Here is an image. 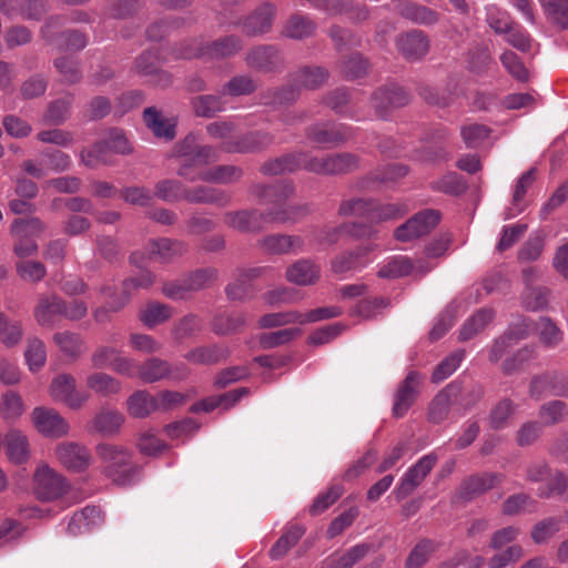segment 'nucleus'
<instances>
[{
    "instance_id": "obj_12",
    "label": "nucleus",
    "mask_w": 568,
    "mask_h": 568,
    "mask_svg": "<svg viewBox=\"0 0 568 568\" xmlns=\"http://www.w3.org/2000/svg\"><path fill=\"white\" fill-rule=\"evenodd\" d=\"M460 395L462 384L459 382L446 385L432 399L427 410L428 420L433 424L444 422L448 417L452 406L457 405Z\"/></svg>"
},
{
    "instance_id": "obj_41",
    "label": "nucleus",
    "mask_w": 568,
    "mask_h": 568,
    "mask_svg": "<svg viewBox=\"0 0 568 568\" xmlns=\"http://www.w3.org/2000/svg\"><path fill=\"white\" fill-rule=\"evenodd\" d=\"M143 119L146 126L158 138L172 140L175 135V123L162 116L153 106L146 108L143 112Z\"/></svg>"
},
{
    "instance_id": "obj_24",
    "label": "nucleus",
    "mask_w": 568,
    "mask_h": 568,
    "mask_svg": "<svg viewBox=\"0 0 568 568\" xmlns=\"http://www.w3.org/2000/svg\"><path fill=\"white\" fill-rule=\"evenodd\" d=\"M396 47L408 60H417L429 50V39L422 31H412L396 39Z\"/></svg>"
},
{
    "instance_id": "obj_13",
    "label": "nucleus",
    "mask_w": 568,
    "mask_h": 568,
    "mask_svg": "<svg viewBox=\"0 0 568 568\" xmlns=\"http://www.w3.org/2000/svg\"><path fill=\"white\" fill-rule=\"evenodd\" d=\"M55 456L63 467L75 473L87 470L92 462L90 450L75 442H63L57 445Z\"/></svg>"
},
{
    "instance_id": "obj_22",
    "label": "nucleus",
    "mask_w": 568,
    "mask_h": 568,
    "mask_svg": "<svg viewBox=\"0 0 568 568\" xmlns=\"http://www.w3.org/2000/svg\"><path fill=\"white\" fill-rule=\"evenodd\" d=\"M303 245L302 237L287 234H271L264 236L260 242V246L265 253L274 255L296 254L303 250Z\"/></svg>"
},
{
    "instance_id": "obj_51",
    "label": "nucleus",
    "mask_w": 568,
    "mask_h": 568,
    "mask_svg": "<svg viewBox=\"0 0 568 568\" xmlns=\"http://www.w3.org/2000/svg\"><path fill=\"white\" fill-rule=\"evenodd\" d=\"M516 405L509 398L499 400L490 410L488 420L493 429H503L507 426L509 418L515 414Z\"/></svg>"
},
{
    "instance_id": "obj_38",
    "label": "nucleus",
    "mask_w": 568,
    "mask_h": 568,
    "mask_svg": "<svg viewBox=\"0 0 568 568\" xmlns=\"http://www.w3.org/2000/svg\"><path fill=\"white\" fill-rule=\"evenodd\" d=\"M248 394V388L241 387L216 397H209L192 406V412H212L216 407L223 406L225 409L234 406L243 396Z\"/></svg>"
},
{
    "instance_id": "obj_34",
    "label": "nucleus",
    "mask_w": 568,
    "mask_h": 568,
    "mask_svg": "<svg viewBox=\"0 0 568 568\" xmlns=\"http://www.w3.org/2000/svg\"><path fill=\"white\" fill-rule=\"evenodd\" d=\"M251 192L262 203H281L293 195L294 185L287 181L273 185L256 184L252 187Z\"/></svg>"
},
{
    "instance_id": "obj_10",
    "label": "nucleus",
    "mask_w": 568,
    "mask_h": 568,
    "mask_svg": "<svg viewBox=\"0 0 568 568\" xmlns=\"http://www.w3.org/2000/svg\"><path fill=\"white\" fill-rule=\"evenodd\" d=\"M36 429L45 437L60 438L67 436L70 425L55 409L36 407L31 413Z\"/></svg>"
},
{
    "instance_id": "obj_63",
    "label": "nucleus",
    "mask_w": 568,
    "mask_h": 568,
    "mask_svg": "<svg viewBox=\"0 0 568 568\" xmlns=\"http://www.w3.org/2000/svg\"><path fill=\"white\" fill-rule=\"evenodd\" d=\"M435 551V542L429 539L420 540L409 552L405 567L422 568Z\"/></svg>"
},
{
    "instance_id": "obj_16",
    "label": "nucleus",
    "mask_w": 568,
    "mask_h": 568,
    "mask_svg": "<svg viewBox=\"0 0 568 568\" xmlns=\"http://www.w3.org/2000/svg\"><path fill=\"white\" fill-rule=\"evenodd\" d=\"M162 60L155 51L146 50L140 54L134 62V71L150 78V81L158 85H169L171 75L161 69Z\"/></svg>"
},
{
    "instance_id": "obj_20",
    "label": "nucleus",
    "mask_w": 568,
    "mask_h": 568,
    "mask_svg": "<svg viewBox=\"0 0 568 568\" xmlns=\"http://www.w3.org/2000/svg\"><path fill=\"white\" fill-rule=\"evenodd\" d=\"M306 136L317 145L338 144L351 136V129L345 124L321 123L310 126Z\"/></svg>"
},
{
    "instance_id": "obj_25",
    "label": "nucleus",
    "mask_w": 568,
    "mask_h": 568,
    "mask_svg": "<svg viewBox=\"0 0 568 568\" xmlns=\"http://www.w3.org/2000/svg\"><path fill=\"white\" fill-rule=\"evenodd\" d=\"M273 136L266 132H252L239 138L235 141H226L222 148L224 151L233 153H247L263 150L273 143Z\"/></svg>"
},
{
    "instance_id": "obj_29",
    "label": "nucleus",
    "mask_w": 568,
    "mask_h": 568,
    "mask_svg": "<svg viewBox=\"0 0 568 568\" xmlns=\"http://www.w3.org/2000/svg\"><path fill=\"white\" fill-rule=\"evenodd\" d=\"M524 281L527 288L523 296V305L529 311L542 310L548 304V291L544 287H532L531 282L538 277V271L534 267H528L523 271Z\"/></svg>"
},
{
    "instance_id": "obj_32",
    "label": "nucleus",
    "mask_w": 568,
    "mask_h": 568,
    "mask_svg": "<svg viewBox=\"0 0 568 568\" xmlns=\"http://www.w3.org/2000/svg\"><path fill=\"white\" fill-rule=\"evenodd\" d=\"M245 61L250 68L261 71H273L281 64L278 51L271 45H263L247 52Z\"/></svg>"
},
{
    "instance_id": "obj_45",
    "label": "nucleus",
    "mask_w": 568,
    "mask_h": 568,
    "mask_svg": "<svg viewBox=\"0 0 568 568\" xmlns=\"http://www.w3.org/2000/svg\"><path fill=\"white\" fill-rule=\"evenodd\" d=\"M128 412L136 418H144L156 410L155 396L146 390L134 392L126 400Z\"/></svg>"
},
{
    "instance_id": "obj_26",
    "label": "nucleus",
    "mask_w": 568,
    "mask_h": 568,
    "mask_svg": "<svg viewBox=\"0 0 568 568\" xmlns=\"http://www.w3.org/2000/svg\"><path fill=\"white\" fill-rule=\"evenodd\" d=\"M62 298L58 295H42L38 298V303L33 311L37 323L42 327H53L61 312Z\"/></svg>"
},
{
    "instance_id": "obj_28",
    "label": "nucleus",
    "mask_w": 568,
    "mask_h": 568,
    "mask_svg": "<svg viewBox=\"0 0 568 568\" xmlns=\"http://www.w3.org/2000/svg\"><path fill=\"white\" fill-rule=\"evenodd\" d=\"M499 474H478L463 480L459 487V495L464 499H473L501 483Z\"/></svg>"
},
{
    "instance_id": "obj_59",
    "label": "nucleus",
    "mask_w": 568,
    "mask_h": 568,
    "mask_svg": "<svg viewBox=\"0 0 568 568\" xmlns=\"http://www.w3.org/2000/svg\"><path fill=\"white\" fill-rule=\"evenodd\" d=\"M72 97L65 95L54 100L48 106L43 119L50 124H62L70 115Z\"/></svg>"
},
{
    "instance_id": "obj_42",
    "label": "nucleus",
    "mask_w": 568,
    "mask_h": 568,
    "mask_svg": "<svg viewBox=\"0 0 568 568\" xmlns=\"http://www.w3.org/2000/svg\"><path fill=\"white\" fill-rule=\"evenodd\" d=\"M262 273V268L255 267L243 271L236 280L229 284L225 288L226 295L230 300L242 301L253 294L251 281Z\"/></svg>"
},
{
    "instance_id": "obj_58",
    "label": "nucleus",
    "mask_w": 568,
    "mask_h": 568,
    "mask_svg": "<svg viewBox=\"0 0 568 568\" xmlns=\"http://www.w3.org/2000/svg\"><path fill=\"white\" fill-rule=\"evenodd\" d=\"M372 213H375V202L367 199H353L345 201L339 206V214L365 217L372 224Z\"/></svg>"
},
{
    "instance_id": "obj_53",
    "label": "nucleus",
    "mask_w": 568,
    "mask_h": 568,
    "mask_svg": "<svg viewBox=\"0 0 568 568\" xmlns=\"http://www.w3.org/2000/svg\"><path fill=\"white\" fill-rule=\"evenodd\" d=\"M0 336L4 346L18 345L23 336L22 324L18 321H10L4 313H0Z\"/></svg>"
},
{
    "instance_id": "obj_57",
    "label": "nucleus",
    "mask_w": 568,
    "mask_h": 568,
    "mask_svg": "<svg viewBox=\"0 0 568 568\" xmlns=\"http://www.w3.org/2000/svg\"><path fill=\"white\" fill-rule=\"evenodd\" d=\"M311 212L307 204L288 205L284 209L268 211V220L271 223L296 222L306 216Z\"/></svg>"
},
{
    "instance_id": "obj_62",
    "label": "nucleus",
    "mask_w": 568,
    "mask_h": 568,
    "mask_svg": "<svg viewBox=\"0 0 568 568\" xmlns=\"http://www.w3.org/2000/svg\"><path fill=\"white\" fill-rule=\"evenodd\" d=\"M369 550V546L361 544L352 547L346 554L339 557L327 559L328 568H352L357 561L364 558Z\"/></svg>"
},
{
    "instance_id": "obj_64",
    "label": "nucleus",
    "mask_w": 568,
    "mask_h": 568,
    "mask_svg": "<svg viewBox=\"0 0 568 568\" xmlns=\"http://www.w3.org/2000/svg\"><path fill=\"white\" fill-rule=\"evenodd\" d=\"M568 416V406L561 400H551L544 404L539 410V417L545 425L561 423Z\"/></svg>"
},
{
    "instance_id": "obj_37",
    "label": "nucleus",
    "mask_w": 568,
    "mask_h": 568,
    "mask_svg": "<svg viewBox=\"0 0 568 568\" xmlns=\"http://www.w3.org/2000/svg\"><path fill=\"white\" fill-rule=\"evenodd\" d=\"M557 374H545L534 377L529 388L530 396L535 399H540L546 395H568V386L566 387L557 385Z\"/></svg>"
},
{
    "instance_id": "obj_40",
    "label": "nucleus",
    "mask_w": 568,
    "mask_h": 568,
    "mask_svg": "<svg viewBox=\"0 0 568 568\" xmlns=\"http://www.w3.org/2000/svg\"><path fill=\"white\" fill-rule=\"evenodd\" d=\"M536 179V169L531 168L520 175L515 185L511 205L505 212V220L513 219L524 211V196Z\"/></svg>"
},
{
    "instance_id": "obj_4",
    "label": "nucleus",
    "mask_w": 568,
    "mask_h": 568,
    "mask_svg": "<svg viewBox=\"0 0 568 568\" xmlns=\"http://www.w3.org/2000/svg\"><path fill=\"white\" fill-rule=\"evenodd\" d=\"M359 159L353 153H337L323 158L312 156L304 164V170L321 175L345 174L358 168Z\"/></svg>"
},
{
    "instance_id": "obj_8",
    "label": "nucleus",
    "mask_w": 568,
    "mask_h": 568,
    "mask_svg": "<svg viewBox=\"0 0 568 568\" xmlns=\"http://www.w3.org/2000/svg\"><path fill=\"white\" fill-rule=\"evenodd\" d=\"M437 456L434 453L424 455L416 464L412 465L400 478L394 494L398 500L409 496L417 487L422 485L427 475L437 463Z\"/></svg>"
},
{
    "instance_id": "obj_3",
    "label": "nucleus",
    "mask_w": 568,
    "mask_h": 568,
    "mask_svg": "<svg viewBox=\"0 0 568 568\" xmlns=\"http://www.w3.org/2000/svg\"><path fill=\"white\" fill-rule=\"evenodd\" d=\"M242 49V41L236 36H226L206 45H200L196 40L183 44L176 52V58L192 59L207 57L210 59H224L236 54Z\"/></svg>"
},
{
    "instance_id": "obj_30",
    "label": "nucleus",
    "mask_w": 568,
    "mask_h": 568,
    "mask_svg": "<svg viewBox=\"0 0 568 568\" xmlns=\"http://www.w3.org/2000/svg\"><path fill=\"white\" fill-rule=\"evenodd\" d=\"M307 160V153H291L265 162L262 165L261 171L266 175L291 173L296 170L304 169V164Z\"/></svg>"
},
{
    "instance_id": "obj_6",
    "label": "nucleus",
    "mask_w": 568,
    "mask_h": 568,
    "mask_svg": "<svg viewBox=\"0 0 568 568\" xmlns=\"http://www.w3.org/2000/svg\"><path fill=\"white\" fill-rule=\"evenodd\" d=\"M154 274L149 271L142 272L138 277L125 280L123 282L124 296L118 301L110 300L108 301L106 306L97 308L93 312L94 320L99 323L106 322L109 320V312H116L121 310L129 300V294L132 290L148 288L154 283ZM101 292L102 294H105L109 298L112 297V291L110 287H103Z\"/></svg>"
},
{
    "instance_id": "obj_33",
    "label": "nucleus",
    "mask_w": 568,
    "mask_h": 568,
    "mask_svg": "<svg viewBox=\"0 0 568 568\" xmlns=\"http://www.w3.org/2000/svg\"><path fill=\"white\" fill-rule=\"evenodd\" d=\"M4 446L8 459L16 465L26 463L30 457L28 438L20 430H10L6 435Z\"/></svg>"
},
{
    "instance_id": "obj_55",
    "label": "nucleus",
    "mask_w": 568,
    "mask_h": 568,
    "mask_svg": "<svg viewBox=\"0 0 568 568\" xmlns=\"http://www.w3.org/2000/svg\"><path fill=\"white\" fill-rule=\"evenodd\" d=\"M171 316V307L162 303H151L140 312V320L148 327H154L168 321Z\"/></svg>"
},
{
    "instance_id": "obj_61",
    "label": "nucleus",
    "mask_w": 568,
    "mask_h": 568,
    "mask_svg": "<svg viewBox=\"0 0 568 568\" xmlns=\"http://www.w3.org/2000/svg\"><path fill=\"white\" fill-rule=\"evenodd\" d=\"M192 105L196 115L203 118H212L224 110L221 97L211 94L194 98Z\"/></svg>"
},
{
    "instance_id": "obj_50",
    "label": "nucleus",
    "mask_w": 568,
    "mask_h": 568,
    "mask_svg": "<svg viewBox=\"0 0 568 568\" xmlns=\"http://www.w3.org/2000/svg\"><path fill=\"white\" fill-rule=\"evenodd\" d=\"M316 24L305 16L291 17L284 28V34L292 39H303L312 36Z\"/></svg>"
},
{
    "instance_id": "obj_9",
    "label": "nucleus",
    "mask_w": 568,
    "mask_h": 568,
    "mask_svg": "<svg viewBox=\"0 0 568 568\" xmlns=\"http://www.w3.org/2000/svg\"><path fill=\"white\" fill-rule=\"evenodd\" d=\"M440 213L436 210H424L416 213L404 224L399 225L394 233L396 240L408 242L427 235L439 223Z\"/></svg>"
},
{
    "instance_id": "obj_46",
    "label": "nucleus",
    "mask_w": 568,
    "mask_h": 568,
    "mask_svg": "<svg viewBox=\"0 0 568 568\" xmlns=\"http://www.w3.org/2000/svg\"><path fill=\"white\" fill-rule=\"evenodd\" d=\"M53 341L59 349L73 361L78 359L85 349L83 338L73 332L57 333L53 335Z\"/></svg>"
},
{
    "instance_id": "obj_21",
    "label": "nucleus",
    "mask_w": 568,
    "mask_h": 568,
    "mask_svg": "<svg viewBox=\"0 0 568 568\" xmlns=\"http://www.w3.org/2000/svg\"><path fill=\"white\" fill-rule=\"evenodd\" d=\"M186 251L187 244L185 242L168 237L151 240L148 244L150 258H154L162 264L173 262L185 254Z\"/></svg>"
},
{
    "instance_id": "obj_5",
    "label": "nucleus",
    "mask_w": 568,
    "mask_h": 568,
    "mask_svg": "<svg viewBox=\"0 0 568 568\" xmlns=\"http://www.w3.org/2000/svg\"><path fill=\"white\" fill-rule=\"evenodd\" d=\"M49 394L53 400L63 403L72 409H80L90 398L89 393L78 389L74 376L67 373L59 374L52 379Z\"/></svg>"
},
{
    "instance_id": "obj_11",
    "label": "nucleus",
    "mask_w": 568,
    "mask_h": 568,
    "mask_svg": "<svg viewBox=\"0 0 568 568\" xmlns=\"http://www.w3.org/2000/svg\"><path fill=\"white\" fill-rule=\"evenodd\" d=\"M178 174L191 182L200 180L207 183L231 184L241 179L242 170L234 165H216L199 174H192L191 164L182 163Z\"/></svg>"
},
{
    "instance_id": "obj_31",
    "label": "nucleus",
    "mask_w": 568,
    "mask_h": 568,
    "mask_svg": "<svg viewBox=\"0 0 568 568\" xmlns=\"http://www.w3.org/2000/svg\"><path fill=\"white\" fill-rule=\"evenodd\" d=\"M371 251V246H364L356 251L341 254L332 261V271L336 274H345L363 270L371 262L369 258H366Z\"/></svg>"
},
{
    "instance_id": "obj_60",
    "label": "nucleus",
    "mask_w": 568,
    "mask_h": 568,
    "mask_svg": "<svg viewBox=\"0 0 568 568\" xmlns=\"http://www.w3.org/2000/svg\"><path fill=\"white\" fill-rule=\"evenodd\" d=\"M0 410H1L2 417L7 422H14L20 416H22V414L26 410V407H24L21 396L16 392L9 390V392L4 393L2 396V403H1Z\"/></svg>"
},
{
    "instance_id": "obj_36",
    "label": "nucleus",
    "mask_w": 568,
    "mask_h": 568,
    "mask_svg": "<svg viewBox=\"0 0 568 568\" xmlns=\"http://www.w3.org/2000/svg\"><path fill=\"white\" fill-rule=\"evenodd\" d=\"M85 386L89 390L103 397L118 394L122 384L119 379L103 372H93L85 377Z\"/></svg>"
},
{
    "instance_id": "obj_49",
    "label": "nucleus",
    "mask_w": 568,
    "mask_h": 568,
    "mask_svg": "<svg viewBox=\"0 0 568 568\" xmlns=\"http://www.w3.org/2000/svg\"><path fill=\"white\" fill-rule=\"evenodd\" d=\"M328 79V71L321 67H306L294 74V82L305 89H316Z\"/></svg>"
},
{
    "instance_id": "obj_48",
    "label": "nucleus",
    "mask_w": 568,
    "mask_h": 568,
    "mask_svg": "<svg viewBox=\"0 0 568 568\" xmlns=\"http://www.w3.org/2000/svg\"><path fill=\"white\" fill-rule=\"evenodd\" d=\"M304 532L305 529L303 526H290L271 548L270 556L273 559H278L284 556L301 539Z\"/></svg>"
},
{
    "instance_id": "obj_44",
    "label": "nucleus",
    "mask_w": 568,
    "mask_h": 568,
    "mask_svg": "<svg viewBox=\"0 0 568 568\" xmlns=\"http://www.w3.org/2000/svg\"><path fill=\"white\" fill-rule=\"evenodd\" d=\"M495 312L493 308H480L470 316L462 326L459 332V341L465 342L475 337L478 333L494 320Z\"/></svg>"
},
{
    "instance_id": "obj_39",
    "label": "nucleus",
    "mask_w": 568,
    "mask_h": 568,
    "mask_svg": "<svg viewBox=\"0 0 568 568\" xmlns=\"http://www.w3.org/2000/svg\"><path fill=\"white\" fill-rule=\"evenodd\" d=\"M171 373V364L159 357H150L139 366V378L146 384L165 379Z\"/></svg>"
},
{
    "instance_id": "obj_2",
    "label": "nucleus",
    "mask_w": 568,
    "mask_h": 568,
    "mask_svg": "<svg viewBox=\"0 0 568 568\" xmlns=\"http://www.w3.org/2000/svg\"><path fill=\"white\" fill-rule=\"evenodd\" d=\"M32 494L42 503H52L65 497L71 489L70 481L45 463H40L32 474Z\"/></svg>"
},
{
    "instance_id": "obj_15",
    "label": "nucleus",
    "mask_w": 568,
    "mask_h": 568,
    "mask_svg": "<svg viewBox=\"0 0 568 568\" xmlns=\"http://www.w3.org/2000/svg\"><path fill=\"white\" fill-rule=\"evenodd\" d=\"M60 19H50L42 28L43 38L48 43L55 44L60 50H82L88 44V37L79 31H67L55 36L54 30Z\"/></svg>"
},
{
    "instance_id": "obj_23",
    "label": "nucleus",
    "mask_w": 568,
    "mask_h": 568,
    "mask_svg": "<svg viewBox=\"0 0 568 568\" xmlns=\"http://www.w3.org/2000/svg\"><path fill=\"white\" fill-rule=\"evenodd\" d=\"M275 16V7L268 2L258 6L242 22L243 31L248 36H258L270 31Z\"/></svg>"
},
{
    "instance_id": "obj_35",
    "label": "nucleus",
    "mask_w": 568,
    "mask_h": 568,
    "mask_svg": "<svg viewBox=\"0 0 568 568\" xmlns=\"http://www.w3.org/2000/svg\"><path fill=\"white\" fill-rule=\"evenodd\" d=\"M124 423V416L115 409H101L91 422V429L103 435L112 436L119 432Z\"/></svg>"
},
{
    "instance_id": "obj_27",
    "label": "nucleus",
    "mask_w": 568,
    "mask_h": 568,
    "mask_svg": "<svg viewBox=\"0 0 568 568\" xmlns=\"http://www.w3.org/2000/svg\"><path fill=\"white\" fill-rule=\"evenodd\" d=\"M184 200L193 204H214L224 207L231 202V195L221 189L199 185L184 192Z\"/></svg>"
},
{
    "instance_id": "obj_54",
    "label": "nucleus",
    "mask_w": 568,
    "mask_h": 568,
    "mask_svg": "<svg viewBox=\"0 0 568 568\" xmlns=\"http://www.w3.org/2000/svg\"><path fill=\"white\" fill-rule=\"evenodd\" d=\"M301 334V328L288 327L275 332L264 333L260 336L258 342L262 348H273L290 343Z\"/></svg>"
},
{
    "instance_id": "obj_18",
    "label": "nucleus",
    "mask_w": 568,
    "mask_h": 568,
    "mask_svg": "<svg viewBox=\"0 0 568 568\" xmlns=\"http://www.w3.org/2000/svg\"><path fill=\"white\" fill-rule=\"evenodd\" d=\"M224 222L230 227L240 232H257L262 230L265 224L271 223L268 213H263L257 210L226 212L224 214Z\"/></svg>"
},
{
    "instance_id": "obj_52",
    "label": "nucleus",
    "mask_w": 568,
    "mask_h": 568,
    "mask_svg": "<svg viewBox=\"0 0 568 568\" xmlns=\"http://www.w3.org/2000/svg\"><path fill=\"white\" fill-rule=\"evenodd\" d=\"M465 357V351L457 349L445 357L434 369L432 374L433 383H440L448 378L462 364Z\"/></svg>"
},
{
    "instance_id": "obj_1",
    "label": "nucleus",
    "mask_w": 568,
    "mask_h": 568,
    "mask_svg": "<svg viewBox=\"0 0 568 568\" xmlns=\"http://www.w3.org/2000/svg\"><path fill=\"white\" fill-rule=\"evenodd\" d=\"M97 453L103 464L104 475L118 486H130L141 479V467L132 459V454L120 446L100 444Z\"/></svg>"
},
{
    "instance_id": "obj_19",
    "label": "nucleus",
    "mask_w": 568,
    "mask_h": 568,
    "mask_svg": "<svg viewBox=\"0 0 568 568\" xmlns=\"http://www.w3.org/2000/svg\"><path fill=\"white\" fill-rule=\"evenodd\" d=\"M422 377L417 372H409L395 394L393 414L403 417L415 402Z\"/></svg>"
},
{
    "instance_id": "obj_17",
    "label": "nucleus",
    "mask_w": 568,
    "mask_h": 568,
    "mask_svg": "<svg viewBox=\"0 0 568 568\" xmlns=\"http://www.w3.org/2000/svg\"><path fill=\"white\" fill-rule=\"evenodd\" d=\"M321 277V266L311 258H300L285 270V278L297 286L315 285Z\"/></svg>"
},
{
    "instance_id": "obj_14",
    "label": "nucleus",
    "mask_w": 568,
    "mask_h": 568,
    "mask_svg": "<svg viewBox=\"0 0 568 568\" xmlns=\"http://www.w3.org/2000/svg\"><path fill=\"white\" fill-rule=\"evenodd\" d=\"M434 265L426 260H418L415 264L407 256H395L384 264L377 272L381 278H397L408 274L425 275Z\"/></svg>"
},
{
    "instance_id": "obj_7",
    "label": "nucleus",
    "mask_w": 568,
    "mask_h": 568,
    "mask_svg": "<svg viewBox=\"0 0 568 568\" xmlns=\"http://www.w3.org/2000/svg\"><path fill=\"white\" fill-rule=\"evenodd\" d=\"M409 102L408 93L395 83L376 89L371 97V104L379 119H386L395 109Z\"/></svg>"
},
{
    "instance_id": "obj_43",
    "label": "nucleus",
    "mask_w": 568,
    "mask_h": 568,
    "mask_svg": "<svg viewBox=\"0 0 568 568\" xmlns=\"http://www.w3.org/2000/svg\"><path fill=\"white\" fill-rule=\"evenodd\" d=\"M229 356V349L220 345L201 346L187 352L186 361L199 365H213Z\"/></svg>"
},
{
    "instance_id": "obj_47",
    "label": "nucleus",
    "mask_w": 568,
    "mask_h": 568,
    "mask_svg": "<svg viewBox=\"0 0 568 568\" xmlns=\"http://www.w3.org/2000/svg\"><path fill=\"white\" fill-rule=\"evenodd\" d=\"M534 329L540 343L548 348L556 347L564 338L562 331L549 317H540L534 323Z\"/></svg>"
},
{
    "instance_id": "obj_56",
    "label": "nucleus",
    "mask_w": 568,
    "mask_h": 568,
    "mask_svg": "<svg viewBox=\"0 0 568 568\" xmlns=\"http://www.w3.org/2000/svg\"><path fill=\"white\" fill-rule=\"evenodd\" d=\"M81 162L90 169L111 163V153L101 142H97L90 149H83L80 153Z\"/></svg>"
}]
</instances>
